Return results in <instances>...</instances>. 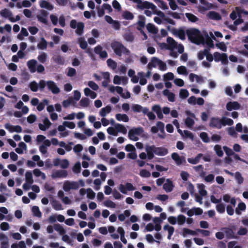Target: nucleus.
I'll return each mask as SVG.
<instances>
[{
  "label": "nucleus",
  "instance_id": "ea45409f",
  "mask_svg": "<svg viewBox=\"0 0 248 248\" xmlns=\"http://www.w3.org/2000/svg\"><path fill=\"white\" fill-rule=\"evenodd\" d=\"M235 130L239 132L248 133V127L246 126L243 127L242 124L240 123L236 124Z\"/></svg>",
  "mask_w": 248,
  "mask_h": 248
},
{
  "label": "nucleus",
  "instance_id": "dca6fc26",
  "mask_svg": "<svg viewBox=\"0 0 248 248\" xmlns=\"http://www.w3.org/2000/svg\"><path fill=\"white\" fill-rule=\"evenodd\" d=\"M46 85L48 89L54 94H57L60 93V89L57 84L53 81H48L46 82Z\"/></svg>",
  "mask_w": 248,
  "mask_h": 248
},
{
  "label": "nucleus",
  "instance_id": "bb28decb",
  "mask_svg": "<svg viewBox=\"0 0 248 248\" xmlns=\"http://www.w3.org/2000/svg\"><path fill=\"white\" fill-rule=\"evenodd\" d=\"M223 200L227 203H230L232 205H235L236 201L234 197H232L228 194H225L223 196Z\"/></svg>",
  "mask_w": 248,
  "mask_h": 248
},
{
  "label": "nucleus",
  "instance_id": "e433bc0d",
  "mask_svg": "<svg viewBox=\"0 0 248 248\" xmlns=\"http://www.w3.org/2000/svg\"><path fill=\"white\" fill-rule=\"evenodd\" d=\"M27 150V145L23 142H21L18 144V147L16 149V152L18 154H22Z\"/></svg>",
  "mask_w": 248,
  "mask_h": 248
},
{
  "label": "nucleus",
  "instance_id": "49530a36",
  "mask_svg": "<svg viewBox=\"0 0 248 248\" xmlns=\"http://www.w3.org/2000/svg\"><path fill=\"white\" fill-rule=\"evenodd\" d=\"M215 46L219 50L225 52L227 50V46L223 42H218L215 44Z\"/></svg>",
  "mask_w": 248,
  "mask_h": 248
},
{
  "label": "nucleus",
  "instance_id": "052dcab7",
  "mask_svg": "<svg viewBox=\"0 0 248 248\" xmlns=\"http://www.w3.org/2000/svg\"><path fill=\"white\" fill-rule=\"evenodd\" d=\"M222 126L232 125L233 124V121L230 118L223 117L221 118Z\"/></svg>",
  "mask_w": 248,
  "mask_h": 248
},
{
  "label": "nucleus",
  "instance_id": "603ef678",
  "mask_svg": "<svg viewBox=\"0 0 248 248\" xmlns=\"http://www.w3.org/2000/svg\"><path fill=\"white\" fill-rule=\"evenodd\" d=\"M51 204L54 209L56 210H62L63 208L62 204L56 200H53L51 202Z\"/></svg>",
  "mask_w": 248,
  "mask_h": 248
},
{
  "label": "nucleus",
  "instance_id": "72a5a7b5",
  "mask_svg": "<svg viewBox=\"0 0 248 248\" xmlns=\"http://www.w3.org/2000/svg\"><path fill=\"white\" fill-rule=\"evenodd\" d=\"M173 186L172 182L168 179L163 185V188L167 192H170L172 191Z\"/></svg>",
  "mask_w": 248,
  "mask_h": 248
},
{
  "label": "nucleus",
  "instance_id": "c756f323",
  "mask_svg": "<svg viewBox=\"0 0 248 248\" xmlns=\"http://www.w3.org/2000/svg\"><path fill=\"white\" fill-rule=\"evenodd\" d=\"M181 235L184 237H186L188 235H197V233L196 231L191 230L188 228H184L182 229L181 232Z\"/></svg>",
  "mask_w": 248,
  "mask_h": 248
},
{
  "label": "nucleus",
  "instance_id": "4468645a",
  "mask_svg": "<svg viewBox=\"0 0 248 248\" xmlns=\"http://www.w3.org/2000/svg\"><path fill=\"white\" fill-rule=\"evenodd\" d=\"M47 15L48 13L46 11L44 10H41L38 12L37 15V19L40 22L46 25L48 23Z\"/></svg>",
  "mask_w": 248,
  "mask_h": 248
},
{
  "label": "nucleus",
  "instance_id": "58836bf2",
  "mask_svg": "<svg viewBox=\"0 0 248 248\" xmlns=\"http://www.w3.org/2000/svg\"><path fill=\"white\" fill-rule=\"evenodd\" d=\"M163 94L167 96L168 100L170 102H174L175 101V95L173 93L170 92L168 90H165L163 92Z\"/></svg>",
  "mask_w": 248,
  "mask_h": 248
},
{
  "label": "nucleus",
  "instance_id": "9b49d317",
  "mask_svg": "<svg viewBox=\"0 0 248 248\" xmlns=\"http://www.w3.org/2000/svg\"><path fill=\"white\" fill-rule=\"evenodd\" d=\"M79 187L78 184L77 182L65 181L63 184V189L66 191H69L71 190L77 189Z\"/></svg>",
  "mask_w": 248,
  "mask_h": 248
},
{
  "label": "nucleus",
  "instance_id": "13d9d810",
  "mask_svg": "<svg viewBox=\"0 0 248 248\" xmlns=\"http://www.w3.org/2000/svg\"><path fill=\"white\" fill-rule=\"evenodd\" d=\"M168 153V150L167 149L164 148H156L155 154L163 156L167 155Z\"/></svg>",
  "mask_w": 248,
  "mask_h": 248
},
{
  "label": "nucleus",
  "instance_id": "6ab92c4d",
  "mask_svg": "<svg viewBox=\"0 0 248 248\" xmlns=\"http://www.w3.org/2000/svg\"><path fill=\"white\" fill-rule=\"evenodd\" d=\"M113 83L115 84L126 85L128 82V78L125 77H120L118 75L114 76L113 80Z\"/></svg>",
  "mask_w": 248,
  "mask_h": 248
},
{
  "label": "nucleus",
  "instance_id": "37998d69",
  "mask_svg": "<svg viewBox=\"0 0 248 248\" xmlns=\"http://www.w3.org/2000/svg\"><path fill=\"white\" fill-rule=\"evenodd\" d=\"M146 28L149 32L154 34H156L158 32V29L153 24L148 23L146 25Z\"/></svg>",
  "mask_w": 248,
  "mask_h": 248
},
{
  "label": "nucleus",
  "instance_id": "473e14b6",
  "mask_svg": "<svg viewBox=\"0 0 248 248\" xmlns=\"http://www.w3.org/2000/svg\"><path fill=\"white\" fill-rule=\"evenodd\" d=\"M132 110L135 112H142L143 113L146 112L147 110V108L142 107L139 104H134L132 106Z\"/></svg>",
  "mask_w": 248,
  "mask_h": 248
},
{
  "label": "nucleus",
  "instance_id": "a18cd8bd",
  "mask_svg": "<svg viewBox=\"0 0 248 248\" xmlns=\"http://www.w3.org/2000/svg\"><path fill=\"white\" fill-rule=\"evenodd\" d=\"M115 125V127L117 130V134L118 132H120L123 134H126L127 133V129L126 127L123 124H116Z\"/></svg>",
  "mask_w": 248,
  "mask_h": 248
},
{
  "label": "nucleus",
  "instance_id": "6e6552de",
  "mask_svg": "<svg viewBox=\"0 0 248 248\" xmlns=\"http://www.w3.org/2000/svg\"><path fill=\"white\" fill-rule=\"evenodd\" d=\"M0 15L2 17L8 18L12 22H15L20 19V17L18 15L16 17H13L11 11L6 8L1 10L0 11Z\"/></svg>",
  "mask_w": 248,
  "mask_h": 248
},
{
  "label": "nucleus",
  "instance_id": "864d4df0",
  "mask_svg": "<svg viewBox=\"0 0 248 248\" xmlns=\"http://www.w3.org/2000/svg\"><path fill=\"white\" fill-rule=\"evenodd\" d=\"M78 42L79 45L80 47L82 49H85L87 47L88 44L84 37L78 38Z\"/></svg>",
  "mask_w": 248,
  "mask_h": 248
},
{
  "label": "nucleus",
  "instance_id": "9d476101",
  "mask_svg": "<svg viewBox=\"0 0 248 248\" xmlns=\"http://www.w3.org/2000/svg\"><path fill=\"white\" fill-rule=\"evenodd\" d=\"M214 61L216 62H220L222 64H227L228 63L227 54L224 53L215 52L214 53Z\"/></svg>",
  "mask_w": 248,
  "mask_h": 248
},
{
  "label": "nucleus",
  "instance_id": "ddd939ff",
  "mask_svg": "<svg viewBox=\"0 0 248 248\" xmlns=\"http://www.w3.org/2000/svg\"><path fill=\"white\" fill-rule=\"evenodd\" d=\"M68 175V172L64 170H53L51 174L52 179H56L58 178H64Z\"/></svg>",
  "mask_w": 248,
  "mask_h": 248
},
{
  "label": "nucleus",
  "instance_id": "1a4fd4ad",
  "mask_svg": "<svg viewBox=\"0 0 248 248\" xmlns=\"http://www.w3.org/2000/svg\"><path fill=\"white\" fill-rule=\"evenodd\" d=\"M25 182L23 185V188L25 190H28L31 186L33 183L34 181L32 176V173L30 171H27L26 172L25 174Z\"/></svg>",
  "mask_w": 248,
  "mask_h": 248
},
{
  "label": "nucleus",
  "instance_id": "de8ad7c7",
  "mask_svg": "<svg viewBox=\"0 0 248 248\" xmlns=\"http://www.w3.org/2000/svg\"><path fill=\"white\" fill-rule=\"evenodd\" d=\"M117 232L120 235L121 240L124 244H126L127 243V240L124 237L125 232H124V229L121 227H119L118 228Z\"/></svg>",
  "mask_w": 248,
  "mask_h": 248
},
{
  "label": "nucleus",
  "instance_id": "b1692460",
  "mask_svg": "<svg viewBox=\"0 0 248 248\" xmlns=\"http://www.w3.org/2000/svg\"><path fill=\"white\" fill-rule=\"evenodd\" d=\"M51 125V123L49 121L47 118H46L43 120V124H39V128L42 131H46L47 130Z\"/></svg>",
  "mask_w": 248,
  "mask_h": 248
},
{
  "label": "nucleus",
  "instance_id": "79ce46f5",
  "mask_svg": "<svg viewBox=\"0 0 248 248\" xmlns=\"http://www.w3.org/2000/svg\"><path fill=\"white\" fill-rule=\"evenodd\" d=\"M84 93L86 96H90L92 99H94L97 96L96 93L88 88H86L84 89Z\"/></svg>",
  "mask_w": 248,
  "mask_h": 248
},
{
  "label": "nucleus",
  "instance_id": "f3484780",
  "mask_svg": "<svg viewBox=\"0 0 248 248\" xmlns=\"http://www.w3.org/2000/svg\"><path fill=\"white\" fill-rule=\"evenodd\" d=\"M189 78L191 82H194L195 81L199 84H202L204 81L203 77L193 73L189 74Z\"/></svg>",
  "mask_w": 248,
  "mask_h": 248
},
{
  "label": "nucleus",
  "instance_id": "cd10ccee",
  "mask_svg": "<svg viewBox=\"0 0 248 248\" xmlns=\"http://www.w3.org/2000/svg\"><path fill=\"white\" fill-rule=\"evenodd\" d=\"M161 229V226L160 224H155L154 225L153 224L150 223L145 226V229L148 232H152L154 230L157 232L159 231Z\"/></svg>",
  "mask_w": 248,
  "mask_h": 248
},
{
  "label": "nucleus",
  "instance_id": "338daca9",
  "mask_svg": "<svg viewBox=\"0 0 248 248\" xmlns=\"http://www.w3.org/2000/svg\"><path fill=\"white\" fill-rule=\"evenodd\" d=\"M54 229L60 234H63L65 233V230L63 227L59 224H55L54 225Z\"/></svg>",
  "mask_w": 248,
  "mask_h": 248
},
{
  "label": "nucleus",
  "instance_id": "2f4dec72",
  "mask_svg": "<svg viewBox=\"0 0 248 248\" xmlns=\"http://www.w3.org/2000/svg\"><path fill=\"white\" fill-rule=\"evenodd\" d=\"M116 119L118 121L127 123L129 119L128 116L125 114L117 113L115 116Z\"/></svg>",
  "mask_w": 248,
  "mask_h": 248
},
{
  "label": "nucleus",
  "instance_id": "5fc2aeb1",
  "mask_svg": "<svg viewBox=\"0 0 248 248\" xmlns=\"http://www.w3.org/2000/svg\"><path fill=\"white\" fill-rule=\"evenodd\" d=\"M115 231V228L112 226H110L108 228V232L110 233H111V236L113 239H117L119 238V236L118 234L114 232Z\"/></svg>",
  "mask_w": 248,
  "mask_h": 248
},
{
  "label": "nucleus",
  "instance_id": "f704fd0d",
  "mask_svg": "<svg viewBox=\"0 0 248 248\" xmlns=\"http://www.w3.org/2000/svg\"><path fill=\"white\" fill-rule=\"evenodd\" d=\"M37 63V61L35 60H31L28 62L27 65L28 66L30 71L31 73H34L36 71V65Z\"/></svg>",
  "mask_w": 248,
  "mask_h": 248
},
{
  "label": "nucleus",
  "instance_id": "c85d7f7f",
  "mask_svg": "<svg viewBox=\"0 0 248 248\" xmlns=\"http://www.w3.org/2000/svg\"><path fill=\"white\" fill-rule=\"evenodd\" d=\"M111 107L110 106H107L103 108H102L99 112V115L102 117H105L111 111Z\"/></svg>",
  "mask_w": 248,
  "mask_h": 248
},
{
  "label": "nucleus",
  "instance_id": "680f3d73",
  "mask_svg": "<svg viewBox=\"0 0 248 248\" xmlns=\"http://www.w3.org/2000/svg\"><path fill=\"white\" fill-rule=\"evenodd\" d=\"M81 170L80 163L78 162L76 163L72 168V171L74 173L78 174L80 173Z\"/></svg>",
  "mask_w": 248,
  "mask_h": 248
},
{
  "label": "nucleus",
  "instance_id": "a19ab883",
  "mask_svg": "<svg viewBox=\"0 0 248 248\" xmlns=\"http://www.w3.org/2000/svg\"><path fill=\"white\" fill-rule=\"evenodd\" d=\"M203 156L202 154H199L195 157L194 158H189L187 159L188 162L192 164H196L199 162L201 158Z\"/></svg>",
  "mask_w": 248,
  "mask_h": 248
},
{
  "label": "nucleus",
  "instance_id": "f257e3e1",
  "mask_svg": "<svg viewBox=\"0 0 248 248\" xmlns=\"http://www.w3.org/2000/svg\"><path fill=\"white\" fill-rule=\"evenodd\" d=\"M187 35L190 40L196 44L204 43L203 36L198 30L193 29L189 30Z\"/></svg>",
  "mask_w": 248,
  "mask_h": 248
},
{
  "label": "nucleus",
  "instance_id": "0eeeda50",
  "mask_svg": "<svg viewBox=\"0 0 248 248\" xmlns=\"http://www.w3.org/2000/svg\"><path fill=\"white\" fill-rule=\"evenodd\" d=\"M70 26L71 28L75 29V33L78 35H82L84 32V24L81 22H77L73 19L70 22Z\"/></svg>",
  "mask_w": 248,
  "mask_h": 248
},
{
  "label": "nucleus",
  "instance_id": "2eb2a0df",
  "mask_svg": "<svg viewBox=\"0 0 248 248\" xmlns=\"http://www.w3.org/2000/svg\"><path fill=\"white\" fill-rule=\"evenodd\" d=\"M167 42L168 43V45L166 44H163L167 49L170 50H173L176 48L177 43L172 38L168 37L167 39Z\"/></svg>",
  "mask_w": 248,
  "mask_h": 248
},
{
  "label": "nucleus",
  "instance_id": "4c0bfd02",
  "mask_svg": "<svg viewBox=\"0 0 248 248\" xmlns=\"http://www.w3.org/2000/svg\"><path fill=\"white\" fill-rule=\"evenodd\" d=\"M207 16L210 19H213V20H218L221 19V17L219 15V14L217 13L216 12L211 11L209 12Z\"/></svg>",
  "mask_w": 248,
  "mask_h": 248
},
{
  "label": "nucleus",
  "instance_id": "4d7b16f0",
  "mask_svg": "<svg viewBox=\"0 0 248 248\" xmlns=\"http://www.w3.org/2000/svg\"><path fill=\"white\" fill-rule=\"evenodd\" d=\"M122 16L123 18L127 20H132L134 18L133 14L127 11L123 12Z\"/></svg>",
  "mask_w": 248,
  "mask_h": 248
},
{
  "label": "nucleus",
  "instance_id": "423d86ee",
  "mask_svg": "<svg viewBox=\"0 0 248 248\" xmlns=\"http://www.w3.org/2000/svg\"><path fill=\"white\" fill-rule=\"evenodd\" d=\"M111 46L115 53L121 56L123 54L129 55L130 52L121 43L118 42H113Z\"/></svg>",
  "mask_w": 248,
  "mask_h": 248
},
{
  "label": "nucleus",
  "instance_id": "e2e57ef3",
  "mask_svg": "<svg viewBox=\"0 0 248 248\" xmlns=\"http://www.w3.org/2000/svg\"><path fill=\"white\" fill-rule=\"evenodd\" d=\"M104 205L108 208H115L116 207V204L110 200H106L103 202Z\"/></svg>",
  "mask_w": 248,
  "mask_h": 248
},
{
  "label": "nucleus",
  "instance_id": "5701e85b",
  "mask_svg": "<svg viewBox=\"0 0 248 248\" xmlns=\"http://www.w3.org/2000/svg\"><path fill=\"white\" fill-rule=\"evenodd\" d=\"M240 108V104L236 101L229 102L226 105V109L229 111L237 110Z\"/></svg>",
  "mask_w": 248,
  "mask_h": 248
},
{
  "label": "nucleus",
  "instance_id": "7c9ffc66",
  "mask_svg": "<svg viewBox=\"0 0 248 248\" xmlns=\"http://www.w3.org/2000/svg\"><path fill=\"white\" fill-rule=\"evenodd\" d=\"M163 230L168 232V239H170L171 237L174 232V227L169 224H165L163 226Z\"/></svg>",
  "mask_w": 248,
  "mask_h": 248
},
{
  "label": "nucleus",
  "instance_id": "412c9836",
  "mask_svg": "<svg viewBox=\"0 0 248 248\" xmlns=\"http://www.w3.org/2000/svg\"><path fill=\"white\" fill-rule=\"evenodd\" d=\"M159 130L164 134V124L161 122H157L156 126H152L151 129L153 133H156Z\"/></svg>",
  "mask_w": 248,
  "mask_h": 248
},
{
  "label": "nucleus",
  "instance_id": "6e6d98bb",
  "mask_svg": "<svg viewBox=\"0 0 248 248\" xmlns=\"http://www.w3.org/2000/svg\"><path fill=\"white\" fill-rule=\"evenodd\" d=\"M33 173L36 177H41V178L45 180L46 179V176L45 174L41 171L39 169H35L33 170Z\"/></svg>",
  "mask_w": 248,
  "mask_h": 248
},
{
  "label": "nucleus",
  "instance_id": "39448f33",
  "mask_svg": "<svg viewBox=\"0 0 248 248\" xmlns=\"http://www.w3.org/2000/svg\"><path fill=\"white\" fill-rule=\"evenodd\" d=\"M155 14L157 16L154 18V20L156 23L161 24L164 23V22H166L172 25L175 24L174 21L172 19L167 17L162 12L158 11Z\"/></svg>",
  "mask_w": 248,
  "mask_h": 248
},
{
  "label": "nucleus",
  "instance_id": "8fccbe9b",
  "mask_svg": "<svg viewBox=\"0 0 248 248\" xmlns=\"http://www.w3.org/2000/svg\"><path fill=\"white\" fill-rule=\"evenodd\" d=\"M195 119L196 118L186 117L185 121L186 126L189 128H191L194 124V119Z\"/></svg>",
  "mask_w": 248,
  "mask_h": 248
},
{
  "label": "nucleus",
  "instance_id": "f8f14e48",
  "mask_svg": "<svg viewBox=\"0 0 248 248\" xmlns=\"http://www.w3.org/2000/svg\"><path fill=\"white\" fill-rule=\"evenodd\" d=\"M69 162L67 159L55 158L53 160V165L55 167L60 166L62 169H67L69 166Z\"/></svg>",
  "mask_w": 248,
  "mask_h": 248
},
{
  "label": "nucleus",
  "instance_id": "a211bd4d",
  "mask_svg": "<svg viewBox=\"0 0 248 248\" xmlns=\"http://www.w3.org/2000/svg\"><path fill=\"white\" fill-rule=\"evenodd\" d=\"M5 128L10 132L20 133L22 131L21 127L19 125H12L10 124H6L4 125Z\"/></svg>",
  "mask_w": 248,
  "mask_h": 248
},
{
  "label": "nucleus",
  "instance_id": "393cba45",
  "mask_svg": "<svg viewBox=\"0 0 248 248\" xmlns=\"http://www.w3.org/2000/svg\"><path fill=\"white\" fill-rule=\"evenodd\" d=\"M39 6L42 8H45L48 10H52L54 9V6L49 2L41 0L39 2Z\"/></svg>",
  "mask_w": 248,
  "mask_h": 248
},
{
  "label": "nucleus",
  "instance_id": "0e129e2a",
  "mask_svg": "<svg viewBox=\"0 0 248 248\" xmlns=\"http://www.w3.org/2000/svg\"><path fill=\"white\" fill-rule=\"evenodd\" d=\"M31 210L34 216H36L38 217H41L42 213L38 206H33L32 207Z\"/></svg>",
  "mask_w": 248,
  "mask_h": 248
},
{
  "label": "nucleus",
  "instance_id": "f03ea898",
  "mask_svg": "<svg viewBox=\"0 0 248 248\" xmlns=\"http://www.w3.org/2000/svg\"><path fill=\"white\" fill-rule=\"evenodd\" d=\"M244 14H248V12L244 11L238 7H235V10L232 12L230 14V17L232 20L236 19L233 22L235 25H238L243 22L241 17L242 15Z\"/></svg>",
  "mask_w": 248,
  "mask_h": 248
},
{
  "label": "nucleus",
  "instance_id": "3c124183",
  "mask_svg": "<svg viewBox=\"0 0 248 248\" xmlns=\"http://www.w3.org/2000/svg\"><path fill=\"white\" fill-rule=\"evenodd\" d=\"M138 76L139 77V82L141 85H144L147 83V80L146 79L145 75L143 72H140L138 73Z\"/></svg>",
  "mask_w": 248,
  "mask_h": 248
},
{
  "label": "nucleus",
  "instance_id": "4be33fe9",
  "mask_svg": "<svg viewBox=\"0 0 248 248\" xmlns=\"http://www.w3.org/2000/svg\"><path fill=\"white\" fill-rule=\"evenodd\" d=\"M145 150L147 153V157L148 159H152L154 157V154H155L156 147L153 145H146Z\"/></svg>",
  "mask_w": 248,
  "mask_h": 248
},
{
  "label": "nucleus",
  "instance_id": "7ed1b4c3",
  "mask_svg": "<svg viewBox=\"0 0 248 248\" xmlns=\"http://www.w3.org/2000/svg\"><path fill=\"white\" fill-rule=\"evenodd\" d=\"M147 66L149 69L158 67L162 71H165L167 69L166 63L156 57H153L151 59Z\"/></svg>",
  "mask_w": 248,
  "mask_h": 248
},
{
  "label": "nucleus",
  "instance_id": "bf43d9fd",
  "mask_svg": "<svg viewBox=\"0 0 248 248\" xmlns=\"http://www.w3.org/2000/svg\"><path fill=\"white\" fill-rule=\"evenodd\" d=\"M32 160L36 162V164L39 167H43L44 165V162L41 160L40 157L38 155H34L32 156Z\"/></svg>",
  "mask_w": 248,
  "mask_h": 248
},
{
  "label": "nucleus",
  "instance_id": "c03bdc74",
  "mask_svg": "<svg viewBox=\"0 0 248 248\" xmlns=\"http://www.w3.org/2000/svg\"><path fill=\"white\" fill-rule=\"evenodd\" d=\"M197 187L198 189L199 193L202 196H205L207 192L205 189V186L204 185L202 184H197Z\"/></svg>",
  "mask_w": 248,
  "mask_h": 248
},
{
  "label": "nucleus",
  "instance_id": "774afa93",
  "mask_svg": "<svg viewBox=\"0 0 248 248\" xmlns=\"http://www.w3.org/2000/svg\"><path fill=\"white\" fill-rule=\"evenodd\" d=\"M186 221V217L182 215H179L177 217V223L179 225H183Z\"/></svg>",
  "mask_w": 248,
  "mask_h": 248
},
{
  "label": "nucleus",
  "instance_id": "09e8293b",
  "mask_svg": "<svg viewBox=\"0 0 248 248\" xmlns=\"http://www.w3.org/2000/svg\"><path fill=\"white\" fill-rule=\"evenodd\" d=\"M246 208V206L244 202H240L237 207L235 209V213L237 215H240L241 214L242 211H244L245 210Z\"/></svg>",
  "mask_w": 248,
  "mask_h": 248
},
{
  "label": "nucleus",
  "instance_id": "20e7f679",
  "mask_svg": "<svg viewBox=\"0 0 248 248\" xmlns=\"http://www.w3.org/2000/svg\"><path fill=\"white\" fill-rule=\"evenodd\" d=\"M144 133L143 128L141 127H134L131 128L128 132V137L129 140L136 141L139 140V137Z\"/></svg>",
  "mask_w": 248,
  "mask_h": 248
},
{
  "label": "nucleus",
  "instance_id": "a878e982",
  "mask_svg": "<svg viewBox=\"0 0 248 248\" xmlns=\"http://www.w3.org/2000/svg\"><path fill=\"white\" fill-rule=\"evenodd\" d=\"M171 158L177 165H180L185 161L184 157L180 156L178 154L173 153L171 155Z\"/></svg>",
  "mask_w": 248,
  "mask_h": 248
},
{
  "label": "nucleus",
  "instance_id": "c9c22d12",
  "mask_svg": "<svg viewBox=\"0 0 248 248\" xmlns=\"http://www.w3.org/2000/svg\"><path fill=\"white\" fill-rule=\"evenodd\" d=\"M145 24V18L143 16H139V20L137 22V29L139 31L142 30L144 28Z\"/></svg>",
  "mask_w": 248,
  "mask_h": 248
},
{
  "label": "nucleus",
  "instance_id": "69168bd1",
  "mask_svg": "<svg viewBox=\"0 0 248 248\" xmlns=\"http://www.w3.org/2000/svg\"><path fill=\"white\" fill-rule=\"evenodd\" d=\"M46 46L47 42L44 38H42L37 45L38 47L40 49H45L46 48Z\"/></svg>",
  "mask_w": 248,
  "mask_h": 248
},
{
  "label": "nucleus",
  "instance_id": "aec40b11",
  "mask_svg": "<svg viewBox=\"0 0 248 248\" xmlns=\"http://www.w3.org/2000/svg\"><path fill=\"white\" fill-rule=\"evenodd\" d=\"M210 126L220 129L222 126V119L218 118H213L211 119Z\"/></svg>",
  "mask_w": 248,
  "mask_h": 248
}]
</instances>
